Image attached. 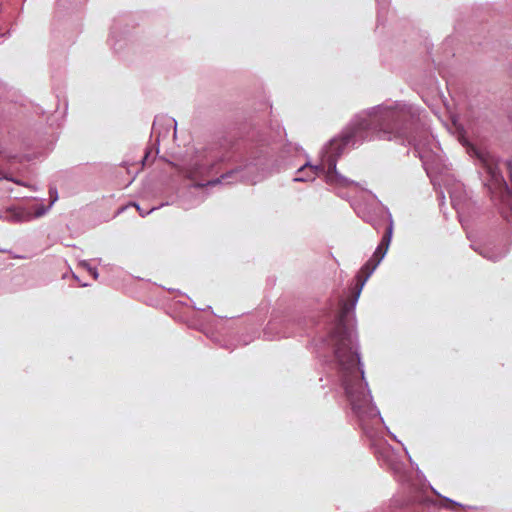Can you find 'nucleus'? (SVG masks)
Instances as JSON below:
<instances>
[{
    "instance_id": "obj_5",
    "label": "nucleus",
    "mask_w": 512,
    "mask_h": 512,
    "mask_svg": "<svg viewBox=\"0 0 512 512\" xmlns=\"http://www.w3.org/2000/svg\"><path fill=\"white\" fill-rule=\"evenodd\" d=\"M318 170H319V167L317 166H310V165H304L299 172H310V175H308L306 178L305 177H301V176H297L295 178L296 181H306V180H312L315 178V176L317 175L318 173Z\"/></svg>"
},
{
    "instance_id": "obj_7",
    "label": "nucleus",
    "mask_w": 512,
    "mask_h": 512,
    "mask_svg": "<svg viewBox=\"0 0 512 512\" xmlns=\"http://www.w3.org/2000/svg\"><path fill=\"white\" fill-rule=\"evenodd\" d=\"M365 281L366 279L361 283L360 289H362V287L364 286Z\"/></svg>"
},
{
    "instance_id": "obj_4",
    "label": "nucleus",
    "mask_w": 512,
    "mask_h": 512,
    "mask_svg": "<svg viewBox=\"0 0 512 512\" xmlns=\"http://www.w3.org/2000/svg\"><path fill=\"white\" fill-rule=\"evenodd\" d=\"M391 237H392V224H390V226H389V228L387 230L386 235L383 237V240H382L381 244L377 247V249H376V251L374 253V257L377 258V262L373 266L372 270L368 273L366 279L371 275V273L376 268V266L384 258L385 254L387 252L388 246L390 244Z\"/></svg>"
},
{
    "instance_id": "obj_6",
    "label": "nucleus",
    "mask_w": 512,
    "mask_h": 512,
    "mask_svg": "<svg viewBox=\"0 0 512 512\" xmlns=\"http://www.w3.org/2000/svg\"><path fill=\"white\" fill-rule=\"evenodd\" d=\"M81 266H82L84 269H86V270H87V272H88L89 274H91V275L93 276V278H94V279H97V277H98V273H97V270H96L95 268L90 267V266L88 265V263H87V262H85V261L81 263Z\"/></svg>"
},
{
    "instance_id": "obj_2",
    "label": "nucleus",
    "mask_w": 512,
    "mask_h": 512,
    "mask_svg": "<svg viewBox=\"0 0 512 512\" xmlns=\"http://www.w3.org/2000/svg\"><path fill=\"white\" fill-rule=\"evenodd\" d=\"M347 142V139H333L326 147L322 160V169L325 168V163H327L328 170L326 173V181L330 184H347V180L340 177L335 171V158L341 154L342 149Z\"/></svg>"
},
{
    "instance_id": "obj_1",
    "label": "nucleus",
    "mask_w": 512,
    "mask_h": 512,
    "mask_svg": "<svg viewBox=\"0 0 512 512\" xmlns=\"http://www.w3.org/2000/svg\"><path fill=\"white\" fill-rule=\"evenodd\" d=\"M336 357L342 370L346 372L344 384L351 404L356 411L362 412L365 406L370 404L371 399L361 381L353 384L354 380H358L359 358L356 352L355 336L352 332H348L338 339Z\"/></svg>"
},
{
    "instance_id": "obj_3",
    "label": "nucleus",
    "mask_w": 512,
    "mask_h": 512,
    "mask_svg": "<svg viewBox=\"0 0 512 512\" xmlns=\"http://www.w3.org/2000/svg\"><path fill=\"white\" fill-rule=\"evenodd\" d=\"M50 195H51L52 201L48 207L39 206L35 210L34 213H32L31 211H29L25 208H17L15 210H13L12 218L19 222H25V221H30L37 217H41L49 210V208L55 203V201L58 198L56 191L51 190Z\"/></svg>"
}]
</instances>
